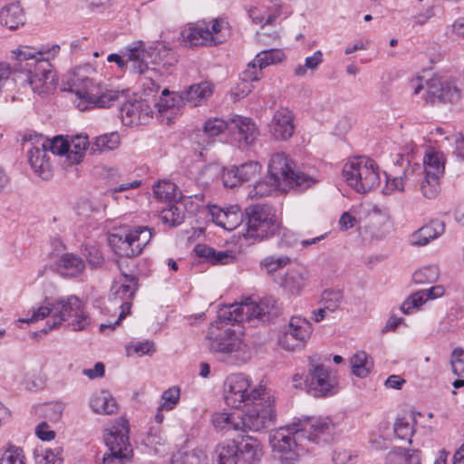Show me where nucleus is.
<instances>
[{"label":"nucleus","instance_id":"16","mask_svg":"<svg viewBox=\"0 0 464 464\" xmlns=\"http://www.w3.org/2000/svg\"><path fill=\"white\" fill-rule=\"evenodd\" d=\"M334 381L324 365H315L309 370L306 377L307 392L314 397H323L332 393Z\"/></svg>","mask_w":464,"mask_h":464},{"label":"nucleus","instance_id":"41","mask_svg":"<svg viewBox=\"0 0 464 464\" xmlns=\"http://www.w3.org/2000/svg\"><path fill=\"white\" fill-rule=\"evenodd\" d=\"M281 186L276 179H272V176L268 175L265 179L258 181L249 193L251 198H263L270 196L274 191H276Z\"/></svg>","mask_w":464,"mask_h":464},{"label":"nucleus","instance_id":"49","mask_svg":"<svg viewBox=\"0 0 464 464\" xmlns=\"http://www.w3.org/2000/svg\"><path fill=\"white\" fill-rule=\"evenodd\" d=\"M440 272L439 268L436 266H427L419 270H417L413 276L412 279L414 283L419 285H426L432 284L436 282L439 278Z\"/></svg>","mask_w":464,"mask_h":464},{"label":"nucleus","instance_id":"63","mask_svg":"<svg viewBox=\"0 0 464 464\" xmlns=\"http://www.w3.org/2000/svg\"><path fill=\"white\" fill-rule=\"evenodd\" d=\"M211 421L215 430L221 431L230 424V413L226 411L216 412L212 415Z\"/></svg>","mask_w":464,"mask_h":464},{"label":"nucleus","instance_id":"59","mask_svg":"<svg viewBox=\"0 0 464 464\" xmlns=\"http://www.w3.org/2000/svg\"><path fill=\"white\" fill-rule=\"evenodd\" d=\"M290 258L287 256H280V257H275V256H268L265 258L261 264L262 266L266 269L267 273L271 274L277 269L285 266V265L289 264Z\"/></svg>","mask_w":464,"mask_h":464},{"label":"nucleus","instance_id":"13","mask_svg":"<svg viewBox=\"0 0 464 464\" xmlns=\"http://www.w3.org/2000/svg\"><path fill=\"white\" fill-rule=\"evenodd\" d=\"M425 100L430 104L455 103L461 98L462 92L453 79L434 76L426 81Z\"/></svg>","mask_w":464,"mask_h":464},{"label":"nucleus","instance_id":"42","mask_svg":"<svg viewBox=\"0 0 464 464\" xmlns=\"http://www.w3.org/2000/svg\"><path fill=\"white\" fill-rule=\"evenodd\" d=\"M62 448L55 447L53 449H36L34 452L35 461L38 464H62L63 459L61 457Z\"/></svg>","mask_w":464,"mask_h":464},{"label":"nucleus","instance_id":"57","mask_svg":"<svg viewBox=\"0 0 464 464\" xmlns=\"http://www.w3.org/2000/svg\"><path fill=\"white\" fill-rule=\"evenodd\" d=\"M451 368L454 374L464 376V350L456 348L451 353Z\"/></svg>","mask_w":464,"mask_h":464},{"label":"nucleus","instance_id":"38","mask_svg":"<svg viewBox=\"0 0 464 464\" xmlns=\"http://www.w3.org/2000/svg\"><path fill=\"white\" fill-rule=\"evenodd\" d=\"M352 372L359 378H365L371 372L373 363L368 354L362 351L355 353L351 359Z\"/></svg>","mask_w":464,"mask_h":464},{"label":"nucleus","instance_id":"24","mask_svg":"<svg viewBox=\"0 0 464 464\" xmlns=\"http://www.w3.org/2000/svg\"><path fill=\"white\" fill-rule=\"evenodd\" d=\"M444 292L445 289L442 285H434L429 289L418 291L402 303L401 310L404 314H409L412 308L420 307L426 301L442 296Z\"/></svg>","mask_w":464,"mask_h":464},{"label":"nucleus","instance_id":"64","mask_svg":"<svg viewBox=\"0 0 464 464\" xmlns=\"http://www.w3.org/2000/svg\"><path fill=\"white\" fill-rule=\"evenodd\" d=\"M227 123L220 119L208 121L204 125V130L209 136H217L225 130Z\"/></svg>","mask_w":464,"mask_h":464},{"label":"nucleus","instance_id":"29","mask_svg":"<svg viewBox=\"0 0 464 464\" xmlns=\"http://www.w3.org/2000/svg\"><path fill=\"white\" fill-rule=\"evenodd\" d=\"M84 268V261L74 254H64L58 261V272L65 276H77Z\"/></svg>","mask_w":464,"mask_h":464},{"label":"nucleus","instance_id":"45","mask_svg":"<svg viewBox=\"0 0 464 464\" xmlns=\"http://www.w3.org/2000/svg\"><path fill=\"white\" fill-rule=\"evenodd\" d=\"M89 141L86 136H76L70 145V151L68 154V159L75 164H78L82 161L84 150L88 148Z\"/></svg>","mask_w":464,"mask_h":464},{"label":"nucleus","instance_id":"54","mask_svg":"<svg viewBox=\"0 0 464 464\" xmlns=\"http://www.w3.org/2000/svg\"><path fill=\"white\" fill-rule=\"evenodd\" d=\"M252 357V352L247 343L240 338H234V361L246 362Z\"/></svg>","mask_w":464,"mask_h":464},{"label":"nucleus","instance_id":"20","mask_svg":"<svg viewBox=\"0 0 464 464\" xmlns=\"http://www.w3.org/2000/svg\"><path fill=\"white\" fill-rule=\"evenodd\" d=\"M29 163L34 171L43 179H49L53 176V166L50 161L48 150L42 147L40 140L28 150Z\"/></svg>","mask_w":464,"mask_h":464},{"label":"nucleus","instance_id":"40","mask_svg":"<svg viewBox=\"0 0 464 464\" xmlns=\"http://www.w3.org/2000/svg\"><path fill=\"white\" fill-rule=\"evenodd\" d=\"M324 54L321 51L314 52L311 56H308L304 60V64H298L295 70L294 74L296 77H304L308 72L314 73L319 66L323 63Z\"/></svg>","mask_w":464,"mask_h":464},{"label":"nucleus","instance_id":"53","mask_svg":"<svg viewBox=\"0 0 464 464\" xmlns=\"http://www.w3.org/2000/svg\"><path fill=\"white\" fill-rule=\"evenodd\" d=\"M141 106L140 102H125L121 105V114L124 124H132L135 120L139 119V113Z\"/></svg>","mask_w":464,"mask_h":464},{"label":"nucleus","instance_id":"46","mask_svg":"<svg viewBox=\"0 0 464 464\" xmlns=\"http://www.w3.org/2000/svg\"><path fill=\"white\" fill-rule=\"evenodd\" d=\"M39 140L42 142V147L45 148L47 150H50L53 155H63L65 153L69 154L70 144L62 136H56L52 140H44L43 138Z\"/></svg>","mask_w":464,"mask_h":464},{"label":"nucleus","instance_id":"36","mask_svg":"<svg viewBox=\"0 0 464 464\" xmlns=\"http://www.w3.org/2000/svg\"><path fill=\"white\" fill-rule=\"evenodd\" d=\"M285 59V53L278 48L262 50L256 56L253 63L257 64L260 71L269 65L277 64Z\"/></svg>","mask_w":464,"mask_h":464},{"label":"nucleus","instance_id":"61","mask_svg":"<svg viewBox=\"0 0 464 464\" xmlns=\"http://www.w3.org/2000/svg\"><path fill=\"white\" fill-rule=\"evenodd\" d=\"M386 176V185L383 188L385 194H391L393 191H403L405 189V184L401 179V176L390 178L388 174Z\"/></svg>","mask_w":464,"mask_h":464},{"label":"nucleus","instance_id":"2","mask_svg":"<svg viewBox=\"0 0 464 464\" xmlns=\"http://www.w3.org/2000/svg\"><path fill=\"white\" fill-rule=\"evenodd\" d=\"M334 424L329 418H304L294 420L270 433V444L277 458L293 464L299 457V447L304 440L317 441V438L328 432Z\"/></svg>","mask_w":464,"mask_h":464},{"label":"nucleus","instance_id":"37","mask_svg":"<svg viewBox=\"0 0 464 464\" xmlns=\"http://www.w3.org/2000/svg\"><path fill=\"white\" fill-rule=\"evenodd\" d=\"M151 57L152 65L161 64L165 69L174 66L178 62L176 53L165 46H161L160 48L151 46Z\"/></svg>","mask_w":464,"mask_h":464},{"label":"nucleus","instance_id":"22","mask_svg":"<svg viewBox=\"0 0 464 464\" xmlns=\"http://www.w3.org/2000/svg\"><path fill=\"white\" fill-rule=\"evenodd\" d=\"M256 319L255 301L251 297H245L240 302H234V336L244 334L243 323H250Z\"/></svg>","mask_w":464,"mask_h":464},{"label":"nucleus","instance_id":"35","mask_svg":"<svg viewBox=\"0 0 464 464\" xmlns=\"http://www.w3.org/2000/svg\"><path fill=\"white\" fill-rule=\"evenodd\" d=\"M255 310L256 319L261 321L269 320L270 317L276 316L279 314L277 301L271 296L265 297L258 303L255 301Z\"/></svg>","mask_w":464,"mask_h":464},{"label":"nucleus","instance_id":"18","mask_svg":"<svg viewBox=\"0 0 464 464\" xmlns=\"http://www.w3.org/2000/svg\"><path fill=\"white\" fill-rule=\"evenodd\" d=\"M124 56L128 57V68L139 74H143L150 70L152 65L151 46L146 48L141 42L135 43L126 48Z\"/></svg>","mask_w":464,"mask_h":464},{"label":"nucleus","instance_id":"58","mask_svg":"<svg viewBox=\"0 0 464 464\" xmlns=\"http://www.w3.org/2000/svg\"><path fill=\"white\" fill-rule=\"evenodd\" d=\"M212 220L219 227L227 229L226 224L229 218L230 208H221L218 206H212L209 208Z\"/></svg>","mask_w":464,"mask_h":464},{"label":"nucleus","instance_id":"21","mask_svg":"<svg viewBox=\"0 0 464 464\" xmlns=\"http://www.w3.org/2000/svg\"><path fill=\"white\" fill-rule=\"evenodd\" d=\"M138 289V279L132 275H122V280L120 285H113L111 287V295L114 296V300L121 301V308L124 309L126 313L130 312L131 305V299L133 298Z\"/></svg>","mask_w":464,"mask_h":464},{"label":"nucleus","instance_id":"51","mask_svg":"<svg viewBox=\"0 0 464 464\" xmlns=\"http://www.w3.org/2000/svg\"><path fill=\"white\" fill-rule=\"evenodd\" d=\"M343 299V293L341 290L329 289L322 294L321 302L329 312L336 311Z\"/></svg>","mask_w":464,"mask_h":464},{"label":"nucleus","instance_id":"62","mask_svg":"<svg viewBox=\"0 0 464 464\" xmlns=\"http://www.w3.org/2000/svg\"><path fill=\"white\" fill-rule=\"evenodd\" d=\"M63 407L60 403H51L44 407V416L50 421H57L63 413Z\"/></svg>","mask_w":464,"mask_h":464},{"label":"nucleus","instance_id":"17","mask_svg":"<svg viewBox=\"0 0 464 464\" xmlns=\"http://www.w3.org/2000/svg\"><path fill=\"white\" fill-rule=\"evenodd\" d=\"M259 136L256 122L248 117L234 115V143L240 150L252 146Z\"/></svg>","mask_w":464,"mask_h":464},{"label":"nucleus","instance_id":"44","mask_svg":"<svg viewBox=\"0 0 464 464\" xmlns=\"http://www.w3.org/2000/svg\"><path fill=\"white\" fill-rule=\"evenodd\" d=\"M185 209L182 206L170 204L168 208H164L160 214V219L164 224L169 227H176L184 221Z\"/></svg>","mask_w":464,"mask_h":464},{"label":"nucleus","instance_id":"48","mask_svg":"<svg viewBox=\"0 0 464 464\" xmlns=\"http://www.w3.org/2000/svg\"><path fill=\"white\" fill-rule=\"evenodd\" d=\"M413 422V418H411V420L406 417L397 419L394 423L395 435L400 440H405L411 443V437L414 433Z\"/></svg>","mask_w":464,"mask_h":464},{"label":"nucleus","instance_id":"23","mask_svg":"<svg viewBox=\"0 0 464 464\" xmlns=\"http://www.w3.org/2000/svg\"><path fill=\"white\" fill-rule=\"evenodd\" d=\"M213 92V85L209 82H201L190 85L187 90L179 92V102H187L191 106H198L205 102Z\"/></svg>","mask_w":464,"mask_h":464},{"label":"nucleus","instance_id":"25","mask_svg":"<svg viewBox=\"0 0 464 464\" xmlns=\"http://www.w3.org/2000/svg\"><path fill=\"white\" fill-rule=\"evenodd\" d=\"M445 224L440 220H433L430 224L423 226L411 236V241L413 246H423L431 240L439 237L444 233Z\"/></svg>","mask_w":464,"mask_h":464},{"label":"nucleus","instance_id":"14","mask_svg":"<svg viewBox=\"0 0 464 464\" xmlns=\"http://www.w3.org/2000/svg\"><path fill=\"white\" fill-rule=\"evenodd\" d=\"M234 434V464H259L263 458L261 442L249 435L243 433Z\"/></svg>","mask_w":464,"mask_h":464},{"label":"nucleus","instance_id":"60","mask_svg":"<svg viewBox=\"0 0 464 464\" xmlns=\"http://www.w3.org/2000/svg\"><path fill=\"white\" fill-rule=\"evenodd\" d=\"M155 352V346L152 342L145 341L142 343H138L133 346L127 347L128 355H132V353H136L138 356H141L144 354H152Z\"/></svg>","mask_w":464,"mask_h":464},{"label":"nucleus","instance_id":"34","mask_svg":"<svg viewBox=\"0 0 464 464\" xmlns=\"http://www.w3.org/2000/svg\"><path fill=\"white\" fill-rule=\"evenodd\" d=\"M260 170L261 166L256 161H248L237 168L234 167V179L237 180V182L234 181V187L255 179Z\"/></svg>","mask_w":464,"mask_h":464},{"label":"nucleus","instance_id":"1","mask_svg":"<svg viewBox=\"0 0 464 464\" xmlns=\"http://www.w3.org/2000/svg\"><path fill=\"white\" fill-rule=\"evenodd\" d=\"M275 398L262 386L251 387L244 373L234 374V430L257 431L274 424L276 414Z\"/></svg>","mask_w":464,"mask_h":464},{"label":"nucleus","instance_id":"52","mask_svg":"<svg viewBox=\"0 0 464 464\" xmlns=\"http://www.w3.org/2000/svg\"><path fill=\"white\" fill-rule=\"evenodd\" d=\"M180 399V389L179 386H172L161 394L162 402L160 404V410L171 411L179 403Z\"/></svg>","mask_w":464,"mask_h":464},{"label":"nucleus","instance_id":"19","mask_svg":"<svg viewBox=\"0 0 464 464\" xmlns=\"http://www.w3.org/2000/svg\"><path fill=\"white\" fill-rule=\"evenodd\" d=\"M272 137L277 140H287L295 131L294 116L287 108H280L273 115L269 125Z\"/></svg>","mask_w":464,"mask_h":464},{"label":"nucleus","instance_id":"32","mask_svg":"<svg viewBox=\"0 0 464 464\" xmlns=\"http://www.w3.org/2000/svg\"><path fill=\"white\" fill-rule=\"evenodd\" d=\"M194 252L198 257L209 261L212 265H226L229 263L231 257L230 251H216L205 244H198L194 247Z\"/></svg>","mask_w":464,"mask_h":464},{"label":"nucleus","instance_id":"39","mask_svg":"<svg viewBox=\"0 0 464 464\" xmlns=\"http://www.w3.org/2000/svg\"><path fill=\"white\" fill-rule=\"evenodd\" d=\"M120 145V135L117 132L106 133L95 138L91 150L92 152L113 150Z\"/></svg>","mask_w":464,"mask_h":464},{"label":"nucleus","instance_id":"27","mask_svg":"<svg viewBox=\"0 0 464 464\" xmlns=\"http://www.w3.org/2000/svg\"><path fill=\"white\" fill-rule=\"evenodd\" d=\"M259 73L256 63H248L246 69L239 74L237 86L234 88V101L240 100L248 95L253 90V81L259 80Z\"/></svg>","mask_w":464,"mask_h":464},{"label":"nucleus","instance_id":"5","mask_svg":"<svg viewBox=\"0 0 464 464\" xmlns=\"http://www.w3.org/2000/svg\"><path fill=\"white\" fill-rule=\"evenodd\" d=\"M92 72V69L86 65L75 69L68 76L69 89L78 97L77 107L80 111L110 107L120 98L119 91L104 90L101 85L94 84L89 75Z\"/></svg>","mask_w":464,"mask_h":464},{"label":"nucleus","instance_id":"6","mask_svg":"<svg viewBox=\"0 0 464 464\" xmlns=\"http://www.w3.org/2000/svg\"><path fill=\"white\" fill-rule=\"evenodd\" d=\"M129 422L121 418L104 431L106 451L102 454V464H128L133 457L129 439Z\"/></svg>","mask_w":464,"mask_h":464},{"label":"nucleus","instance_id":"30","mask_svg":"<svg viewBox=\"0 0 464 464\" xmlns=\"http://www.w3.org/2000/svg\"><path fill=\"white\" fill-rule=\"evenodd\" d=\"M92 411L99 414H112L117 409V403L107 391H100L94 393L90 401Z\"/></svg>","mask_w":464,"mask_h":464},{"label":"nucleus","instance_id":"7","mask_svg":"<svg viewBox=\"0 0 464 464\" xmlns=\"http://www.w3.org/2000/svg\"><path fill=\"white\" fill-rule=\"evenodd\" d=\"M240 218L246 227V233H243L246 238L263 240L273 237L279 228L275 209L269 205L249 206Z\"/></svg>","mask_w":464,"mask_h":464},{"label":"nucleus","instance_id":"31","mask_svg":"<svg viewBox=\"0 0 464 464\" xmlns=\"http://www.w3.org/2000/svg\"><path fill=\"white\" fill-rule=\"evenodd\" d=\"M286 328L290 331L292 336H295V340L302 346H304L313 332L312 324L302 316H292Z\"/></svg>","mask_w":464,"mask_h":464},{"label":"nucleus","instance_id":"9","mask_svg":"<svg viewBox=\"0 0 464 464\" xmlns=\"http://www.w3.org/2000/svg\"><path fill=\"white\" fill-rule=\"evenodd\" d=\"M151 237L152 230L140 226L132 229L121 228L111 234L109 241L117 255L132 257L141 253Z\"/></svg>","mask_w":464,"mask_h":464},{"label":"nucleus","instance_id":"3","mask_svg":"<svg viewBox=\"0 0 464 464\" xmlns=\"http://www.w3.org/2000/svg\"><path fill=\"white\" fill-rule=\"evenodd\" d=\"M50 316L46 326L40 332L47 334L63 322L73 331H81L90 324V318L84 312L83 303L76 295L46 299L37 309H33L31 317L20 319L23 323H34Z\"/></svg>","mask_w":464,"mask_h":464},{"label":"nucleus","instance_id":"33","mask_svg":"<svg viewBox=\"0 0 464 464\" xmlns=\"http://www.w3.org/2000/svg\"><path fill=\"white\" fill-rule=\"evenodd\" d=\"M305 280L306 276L303 269H292L282 278L281 285L292 294H297L304 288Z\"/></svg>","mask_w":464,"mask_h":464},{"label":"nucleus","instance_id":"11","mask_svg":"<svg viewBox=\"0 0 464 464\" xmlns=\"http://www.w3.org/2000/svg\"><path fill=\"white\" fill-rule=\"evenodd\" d=\"M268 174L272 179L279 182H285L291 187H298L301 189L309 188L315 181L314 179L294 169V163L285 153L277 152L272 155L268 163Z\"/></svg>","mask_w":464,"mask_h":464},{"label":"nucleus","instance_id":"10","mask_svg":"<svg viewBox=\"0 0 464 464\" xmlns=\"http://www.w3.org/2000/svg\"><path fill=\"white\" fill-rule=\"evenodd\" d=\"M231 307L232 304H229L219 309L218 319L211 324L208 333V339L210 342L209 349L218 354L219 360H225L232 351Z\"/></svg>","mask_w":464,"mask_h":464},{"label":"nucleus","instance_id":"15","mask_svg":"<svg viewBox=\"0 0 464 464\" xmlns=\"http://www.w3.org/2000/svg\"><path fill=\"white\" fill-rule=\"evenodd\" d=\"M208 27L200 22L190 23L185 26L179 36V44L186 48H197L206 45H217L222 40L213 36Z\"/></svg>","mask_w":464,"mask_h":464},{"label":"nucleus","instance_id":"47","mask_svg":"<svg viewBox=\"0 0 464 464\" xmlns=\"http://www.w3.org/2000/svg\"><path fill=\"white\" fill-rule=\"evenodd\" d=\"M0 464H26V458L22 448L9 445L2 453Z\"/></svg>","mask_w":464,"mask_h":464},{"label":"nucleus","instance_id":"56","mask_svg":"<svg viewBox=\"0 0 464 464\" xmlns=\"http://www.w3.org/2000/svg\"><path fill=\"white\" fill-rule=\"evenodd\" d=\"M278 344L287 351H294L302 347L299 342L295 340V336H292L286 327L278 336Z\"/></svg>","mask_w":464,"mask_h":464},{"label":"nucleus","instance_id":"12","mask_svg":"<svg viewBox=\"0 0 464 464\" xmlns=\"http://www.w3.org/2000/svg\"><path fill=\"white\" fill-rule=\"evenodd\" d=\"M421 167L424 172L421 194L426 198H435L440 192V179L445 170L444 154L436 150H429L423 157Z\"/></svg>","mask_w":464,"mask_h":464},{"label":"nucleus","instance_id":"43","mask_svg":"<svg viewBox=\"0 0 464 464\" xmlns=\"http://www.w3.org/2000/svg\"><path fill=\"white\" fill-rule=\"evenodd\" d=\"M423 176H424V172H423L421 165L415 163L413 165L410 164L403 170L401 179L406 187H416L417 185H419L420 191L421 192V185L424 180Z\"/></svg>","mask_w":464,"mask_h":464},{"label":"nucleus","instance_id":"8","mask_svg":"<svg viewBox=\"0 0 464 464\" xmlns=\"http://www.w3.org/2000/svg\"><path fill=\"white\" fill-rule=\"evenodd\" d=\"M347 184L356 192L364 194L379 185L380 176L375 162L366 157H358L347 162L343 169Z\"/></svg>","mask_w":464,"mask_h":464},{"label":"nucleus","instance_id":"4","mask_svg":"<svg viewBox=\"0 0 464 464\" xmlns=\"http://www.w3.org/2000/svg\"><path fill=\"white\" fill-rule=\"evenodd\" d=\"M49 51L21 46L14 52L17 60L15 69L27 75L33 92L40 96L53 93L58 85V78L49 58L44 57Z\"/></svg>","mask_w":464,"mask_h":464},{"label":"nucleus","instance_id":"26","mask_svg":"<svg viewBox=\"0 0 464 464\" xmlns=\"http://www.w3.org/2000/svg\"><path fill=\"white\" fill-rule=\"evenodd\" d=\"M25 21L23 8L17 3L3 6L0 10V24L9 30H16Z\"/></svg>","mask_w":464,"mask_h":464},{"label":"nucleus","instance_id":"50","mask_svg":"<svg viewBox=\"0 0 464 464\" xmlns=\"http://www.w3.org/2000/svg\"><path fill=\"white\" fill-rule=\"evenodd\" d=\"M153 192L157 198L171 202L176 198V185L169 180L158 181L153 186Z\"/></svg>","mask_w":464,"mask_h":464},{"label":"nucleus","instance_id":"55","mask_svg":"<svg viewBox=\"0 0 464 464\" xmlns=\"http://www.w3.org/2000/svg\"><path fill=\"white\" fill-rule=\"evenodd\" d=\"M22 383L27 390L39 389L44 382L39 372L33 369H24V380Z\"/></svg>","mask_w":464,"mask_h":464},{"label":"nucleus","instance_id":"28","mask_svg":"<svg viewBox=\"0 0 464 464\" xmlns=\"http://www.w3.org/2000/svg\"><path fill=\"white\" fill-rule=\"evenodd\" d=\"M180 102L178 100V95L174 94L172 98H160L155 104L157 108L156 118L169 125L173 120L179 114V108L176 106Z\"/></svg>","mask_w":464,"mask_h":464}]
</instances>
